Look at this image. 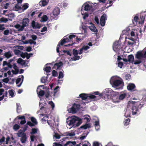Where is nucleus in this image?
I'll use <instances>...</instances> for the list:
<instances>
[{"label":"nucleus","instance_id":"11","mask_svg":"<svg viewBox=\"0 0 146 146\" xmlns=\"http://www.w3.org/2000/svg\"><path fill=\"white\" fill-rule=\"evenodd\" d=\"M49 0H41L39 2V5L41 6H45L48 4Z\"/></svg>","mask_w":146,"mask_h":146},{"label":"nucleus","instance_id":"53","mask_svg":"<svg viewBox=\"0 0 146 146\" xmlns=\"http://www.w3.org/2000/svg\"><path fill=\"white\" fill-rule=\"evenodd\" d=\"M131 78V75L129 74H127L125 75V79L128 80Z\"/></svg>","mask_w":146,"mask_h":146},{"label":"nucleus","instance_id":"60","mask_svg":"<svg viewBox=\"0 0 146 146\" xmlns=\"http://www.w3.org/2000/svg\"><path fill=\"white\" fill-rule=\"evenodd\" d=\"M9 95L12 97H13L14 96V93L13 92V90H10L8 91Z\"/></svg>","mask_w":146,"mask_h":146},{"label":"nucleus","instance_id":"5","mask_svg":"<svg viewBox=\"0 0 146 146\" xmlns=\"http://www.w3.org/2000/svg\"><path fill=\"white\" fill-rule=\"evenodd\" d=\"M92 8V6H90L89 4L87 3H85L82 5L81 9L82 14L83 15L82 12H83L84 10H90Z\"/></svg>","mask_w":146,"mask_h":146},{"label":"nucleus","instance_id":"28","mask_svg":"<svg viewBox=\"0 0 146 146\" xmlns=\"http://www.w3.org/2000/svg\"><path fill=\"white\" fill-rule=\"evenodd\" d=\"M90 127L91 126L90 124L86 123L85 124L81 126L80 128L86 129L87 128H90Z\"/></svg>","mask_w":146,"mask_h":146},{"label":"nucleus","instance_id":"63","mask_svg":"<svg viewBox=\"0 0 146 146\" xmlns=\"http://www.w3.org/2000/svg\"><path fill=\"white\" fill-rule=\"evenodd\" d=\"M9 31L8 29L6 30L4 32V34L5 35H8L9 34Z\"/></svg>","mask_w":146,"mask_h":146},{"label":"nucleus","instance_id":"40","mask_svg":"<svg viewBox=\"0 0 146 146\" xmlns=\"http://www.w3.org/2000/svg\"><path fill=\"white\" fill-rule=\"evenodd\" d=\"M37 129L36 128H33L31 130V132L30 133L31 134H35L37 133Z\"/></svg>","mask_w":146,"mask_h":146},{"label":"nucleus","instance_id":"31","mask_svg":"<svg viewBox=\"0 0 146 146\" xmlns=\"http://www.w3.org/2000/svg\"><path fill=\"white\" fill-rule=\"evenodd\" d=\"M47 77L43 76L42 77L40 80L41 82L42 83H45L47 81Z\"/></svg>","mask_w":146,"mask_h":146},{"label":"nucleus","instance_id":"24","mask_svg":"<svg viewBox=\"0 0 146 146\" xmlns=\"http://www.w3.org/2000/svg\"><path fill=\"white\" fill-rule=\"evenodd\" d=\"M134 59V57L133 55L131 54L128 56V60L129 62H133Z\"/></svg>","mask_w":146,"mask_h":146},{"label":"nucleus","instance_id":"44","mask_svg":"<svg viewBox=\"0 0 146 146\" xmlns=\"http://www.w3.org/2000/svg\"><path fill=\"white\" fill-rule=\"evenodd\" d=\"M26 56L27 59H29L30 57L33 55L32 53L28 54V53L26 52Z\"/></svg>","mask_w":146,"mask_h":146},{"label":"nucleus","instance_id":"3","mask_svg":"<svg viewBox=\"0 0 146 146\" xmlns=\"http://www.w3.org/2000/svg\"><path fill=\"white\" fill-rule=\"evenodd\" d=\"M69 41V39L64 36V38L59 42L58 44L56 47V52H59V47L60 46V45H62L68 42Z\"/></svg>","mask_w":146,"mask_h":146},{"label":"nucleus","instance_id":"54","mask_svg":"<svg viewBox=\"0 0 146 146\" xmlns=\"http://www.w3.org/2000/svg\"><path fill=\"white\" fill-rule=\"evenodd\" d=\"M52 76H56L57 75V72L56 71L54 70L52 71Z\"/></svg>","mask_w":146,"mask_h":146},{"label":"nucleus","instance_id":"17","mask_svg":"<svg viewBox=\"0 0 146 146\" xmlns=\"http://www.w3.org/2000/svg\"><path fill=\"white\" fill-rule=\"evenodd\" d=\"M23 135L21 137V141L22 143H25L27 141V135L26 133H23Z\"/></svg>","mask_w":146,"mask_h":146},{"label":"nucleus","instance_id":"59","mask_svg":"<svg viewBox=\"0 0 146 146\" xmlns=\"http://www.w3.org/2000/svg\"><path fill=\"white\" fill-rule=\"evenodd\" d=\"M9 81V79L8 78H5V79H3V80H2V81L6 83H7Z\"/></svg>","mask_w":146,"mask_h":146},{"label":"nucleus","instance_id":"55","mask_svg":"<svg viewBox=\"0 0 146 146\" xmlns=\"http://www.w3.org/2000/svg\"><path fill=\"white\" fill-rule=\"evenodd\" d=\"M27 125H29V126L30 127H33L35 125L34 124L31 123V121H27Z\"/></svg>","mask_w":146,"mask_h":146},{"label":"nucleus","instance_id":"2","mask_svg":"<svg viewBox=\"0 0 146 146\" xmlns=\"http://www.w3.org/2000/svg\"><path fill=\"white\" fill-rule=\"evenodd\" d=\"M112 94V97L114 98V99H115V98H119V100H122L126 96V94L125 93L121 94L120 95H119L118 92H113Z\"/></svg>","mask_w":146,"mask_h":146},{"label":"nucleus","instance_id":"37","mask_svg":"<svg viewBox=\"0 0 146 146\" xmlns=\"http://www.w3.org/2000/svg\"><path fill=\"white\" fill-rule=\"evenodd\" d=\"M15 69V70H12L11 72L13 73V74H18L19 73V69L18 68H16Z\"/></svg>","mask_w":146,"mask_h":146},{"label":"nucleus","instance_id":"64","mask_svg":"<svg viewBox=\"0 0 146 146\" xmlns=\"http://www.w3.org/2000/svg\"><path fill=\"white\" fill-rule=\"evenodd\" d=\"M53 145L54 146H62V145L57 143L54 142L53 143Z\"/></svg>","mask_w":146,"mask_h":146},{"label":"nucleus","instance_id":"49","mask_svg":"<svg viewBox=\"0 0 146 146\" xmlns=\"http://www.w3.org/2000/svg\"><path fill=\"white\" fill-rule=\"evenodd\" d=\"M0 21L1 22H2L6 23L8 21V19L6 18H5V17H3L1 19Z\"/></svg>","mask_w":146,"mask_h":146},{"label":"nucleus","instance_id":"56","mask_svg":"<svg viewBox=\"0 0 146 146\" xmlns=\"http://www.w3.org/2000/svg\"><path fill=\"white\" fill-rule=\"evenodd\" d=\"M82 48L83 49V50H87L90 48V47L88 46V45H86H86H84Z\"/></svg>","mask_w":146,"mask_h":146},{"label":"nucleus","instance_id":"58","mask_svg":"<svg viewBox=\"0 0 146 146\" xmlns=\"http://www.w3.org/2000/svg\"><path fill=\"white\" fill-rule=\"evenodd\" d=\"M84 134H83L82 135H81V136L80 137V140H82L84 139H85V138L86 137V136L87 135V134H86V135H84Z\"/></svg>","mask_w":146,"mask_h":146},{"label":"nucleus","instance_id":"25","mask_svg":"<svg viewBox=\"0 0 146 146\" xmlns=\"http://www.w3.org/2000/svg\"><path fill=\"white\" fill-rule=\"evenodd\" d=\"M4 56L7 58H9L12 56L11 53L10 51L5 52Z\"/></svg>","mask_w":146,"mask_h":146},{"label":"nucleus","instance_id":"38","mask_svg":"<svg viewBox=\"0 0 146 146\" xmlns=\"http://www.w3.org/2000/svg\"><path fill=\"white\" fill-rule=\"evenodd\" d=\"M51 68L50 66H47L44 68V71L46 73H49L50 72Z\"/></svg>","mask_w":146,"mask_h":146},{"label":"nucleus","instance_id":"21","mask_svg":"<svg viewBox=\"0 0 146 146\" xmlns=\"http://www.w3.org/2000/svg\"><path fill=\"white\" fill-rule=\"evenodd\" d=\"M89 29L92 32L97 33L98 30L94 25L92 24L89 27Z\"/></svg>","mask_w":146,"mask_h":146},{"label":"nucleus","instance_id":"51","mask_svg":"<svg viewBox=\"0 0 146 146\" xmlns=\"http://www.w3.org/2000/svg\"><path fill=\"white\" fill-rule=\"evenodd\" d=\"M63 52L64 53H66L67 55H68L70 56H71V54L69 50H63Z\"/></svg>","mask_w":146,"mask_h":146},{"label":"nucleus","instance_id":"7","mask_svg":"<svg viewBox=\"0 0 146 146\" xmlns=\"http://www.w3.org/2000/svg\"><path fill=\"white\" fill-rule=\"evenodd\" d=\"M107 19V17L106 15L104 14L101 16L100 19V23L101 25L102 26L105 25L106 23V21Z\"/></svg>","mask_w":146,"mask_h":146},{"label":"nucleus","instance_id":"33","mask_svg":"<svg viewBox=\"0 0 146 146\" xmlns=\"http://www.w3.org/2000/svg\"><path fill=\"white\" fill-rule=\"evenodd\" d=\"M40 91L38 92V96L40 97H42L45 94V92L44 90H41L40 89Z\"/></svg>","mask_w":146,"mask_h":146},{"label":"nucleus","instance_id":"36","mask_svg":"<svg viewBox=\"0 0 146 146\" xmlns=\"http://www.w3.org/2000/svg\"><path fill=\"white\" fill-rule=\"evenodd\" d=\"M20 4L17 3L16 5L15 6V8L16 9H17V10H21L22 9V7H21V5H19Z\"/></svg>","mask_w":146,"mask_h":146},{"label":"nucleus","instance_id":"42","mask_svg":"<svg viewBox=\"0 0 146 146\" xmlns=\"http://www.w3.org/2000/svg\"><path fill=\"white\" fill-rule=\"evenodd\" d=\"M139 19L138 16H135L134 18V19L132 20V22L133 23H134V22H135L136 23H137L138 21V20Z\"/></svg>","mask_w":146,"mask_h":146},{"label":"nucleus","instance_id":"35","mask_svg":"<svg viewBox=\"0 0 146 146\" xmlns=\"http://www.w3.org/2000/svg\"><path fill=\"white\" fill-rule=\"evenodd\" d=\"M23 132V131H22L21 129H20L17 133L18 136L19 137H22L23 135V133H25L24 132Z\"/></svg>","mask_w":146,"mask_h":146},{"label":"nucleus","instance_id":"6","mask_svg":"<svg viewBox=\"0 0 146 146\" xmlns=\"http://www.w3.org/2000/svg\"><path fill=\"white\" fill-rule=\"evenodd\" d=\"M122 84L123 82L122 81L119 80H116L112 82V85L114 88H116L118 86H122Z\"/></svg>","mask_w":146,"mask_h":146},{"label":"nucleus","instance_id":"26","mask_svg":"<svg viewBox=\"0 0 146 146\" xmlns=\"http://www.w3.org/2000/svg\"><path fill=\"white\" fill-rule=\"evenodd\" d=\"M120 47V45L119 44L118 42H115L114 43L113 45V47L114 48L117 50L119 49Z\"/></svg>","mask_w":146,"mask_h":146},{"label":"nucleus","instance_id":"61","mask_svg":"<svg viewBox=\"0 0 146 146\" xmlns=\"http://www.w3.org/2000/svg\"><path fill=\"white\" fill-rule=\"evenodd\" d=\"M23 61V60L21 58H19L18 59L17 61V62L18 63L21 64L22 62Z\"/></svg>","mask_w":146,"mask_h":146},{"label":"nucleus","instance_id":"39","mask_svg":"<svg viewBox=\"0 0 146 146\" xmlns=\"http://www.w3.org/2000/svg\"><path fill=\"white\" fill-rule=\"evenodd\" d=\"M20 127V126L17 124H16L14 125L13 127V128L14 130H17L19 129Z\"/></svg>","mask_w":146,"mask_h":146},{"label":"nucleus","instance_id":"18","mask_svg":"<svg viewBox=\"0 0 146 146\" xmlns=\"http://www.w3.org/2000/svg\"><path fill=\"white\" fill-rule=\"evenodd\" d=\"M132 114L133 115H136L137 112L138 111L139 109L136 106H133L132 107Z\"/></svg>","mask_w":146,"mask_h":146},{"label":"nucleus","instance_id":"45","mask_svg":"<svg viewBox=\"0 0 146 146\" xmlns=\"http://www.w3.org/2000/svg\"><path fill=\"white\" fill-rule=\"evenodd\" d=\"M28 5V4L27 3H26L25 4H24L22 6V9H23V10H25L27 9V8H28L29 7Z\"/></svg>","mask_w":146,"mask_h":146},{"label":"nucleus","instance_id":"10","mask_svg":"<svg viewBox=\"0 0 146 146\" xmlns=\"http://www.w3.org/2000/svg\"><path fill=\"white\" fill-rule=\"evenodd\" d=\"M136 86L135 85L132 83H129L127 86V89L128 90L133 91L134 89L135 88Z\"/></svg>","mask_w":146,"mask_h":146},{"label":"nucleus","instance_id":"1","mask_svg":"<svg viewBox=\"0 0 146 146\" xmlns=\"http://www.w3.org/2000/svg\"><path fill=\"white\" fill-rule=\"evenodd\" d=\"M136 58L137 59V60H136L134 61V64H140L142 62L141 60L143 58H145V54L142 52V51L139 50L136 52L135 55Z\"/></svg>","mask_w":146,"mask_h":146},{"label":"nucleus","instance_id":"20","mask_svg":"<svg viewBox=\"0 0 146 146\" xmlns=\"http://www.w3.org/2000/svg\"><path fill=\"white\" fill-rule=\"evenodd\" d=\"M80 98H81L82 100H85L88 98V95L87 94L82 93L79 95Z\"/></svg>","mask_w":146,"mask_h":146},{"label":"nucleus","instance_id":"4","mask_svg":"<svg viewBox=\"0 0 146 146\" xmlns=\"http://www.w3.org/2000/svg\"><path fill=\"white\" fill-rule=\"evenodd\" d=\"M113 92H110V93L108 92L107 93L104 94H102L101 98H102L106 101H107L111 97L114 99V98H113L112 97V93Z\"/></svg>","mask_w":146,"mask_h":146},{"label":"nucleus","instance_id":"43","mask_svg":"<svg viewBox=\"0 0 146 146\" xmlns=\"http://www.w3.org/2000/svg\"><path fill=\"white\" fill-rule=\"evenodd\" d=\"M78 51L77 50L75 49H73V54L74 56H76L78 55Z\"/></svg>","mask_w":146,"mask_h":146},{"label":"nucleus","instance_id":"46","mask_svg":"<svg viewBox=\"0 0 146 146\" xmlns=\"http://www.w3.org/2000/svg\"><path fill=\"white\" fill-rule=\"evenodd\" d=\"M48 104L51 106L52 109H53L54 107V104L53 102L52 101H50L48 102Z\"/></svg>","mask_w":146,"mask_h":146},{"label":"nucleus","instance_id":"62","mask_svg":"<svg viewBox=\"0 0 146 146\" xmlns=\"http://www.w3.org/2000/svg\"><path fill=\"white\" fill-rule=\"evenodd\" d=\"M118 66L120 68H121L123 65V63L122 62L119 61L118 64Z\"/></svg>","mask_w":146,"mask_h":146},{"label":"nucleus","instance_id":"27","mask_svg":"<svg viewBox=\"0 0 146 146\" xmlns=\"http://www.w3.org/2000/svg\"><path fill=\"white\" fill-rule=\"evenodd\" d=\"M64 135L66 136H73L75 135V134L74 132H68L64 133Z\"/></svg>","mask_w":146,"mask_h":146},{"label":"nucleus","instance_id":"15","mask_svg":"<svg viewBox=\"0 0 146 146\" xmlns=\"http://www.w3.org/2000/svg\"><path fill=\"white\" fill-rule=\"evenodd\" d=\"M47 123L50 127L54 126V124L55 123V120L53 119H46Z\"/></svg>","mask_w":146,"mask_h":146},{"label":"nucleus","instance_id":"12","mask_svg":"<svg viewBox=\"0 0 146 146\" xmlns=\"http://www.w3.org/2000/svg\"><path fill=\"white\" fill-rule=\"evenodd\" d=\"M60 9L58 7H55L53 10V15L54 16H58L60 13Z\"/></svg>","mask_w":146,"mask_h":146},{"label":"nucleus","instance_id":"13","mask_svg":"<svg viewBox=\"0 0 146 146\" xmlns=\"http://www.w3.org/2000/svg\"><path fill=\"white\" fill-rule=\"evenodd\" d=\"M29 19L27 18H24L23 19L22 24L25 26H28L29 25Z\"/></svg>","mask_w":146,"mask_h":146},{"label":"nucleus","instance_id":"34","mask_svg":"<svg viewBox=\"0 0 146 146\" xmlns=\"http://www.w3.org/2000/svg\"><path fill=\"white\" fill-rule=\"evenodd\" d=\"M17 112L19 113L21 110V106L19 103H17Z\"/></svg>","mask_w":146,"mask_h":146},{"label":"nucleus","instance_id":"8","mask_svg":"<svg viewBox=\"0 0 146 146\" xmlns=\"http://www.w3.org/2000/svg\"><path fill=\"white\" fill-rule=\"evenodd\" d=\"M78 118L76 117H74L71 118L70 120L69 124L70 125L75 126L76 123L78 121Z\"/></svg>","mask_w":146,"mask_h":146},{"label":"nucleus","instance_id":"29","mask_svg":"<svg viewBox=\"0 0 146 146\" xmlns=\"http://www.w3.org/2000/svg\"><path fill=\"white\" fill-rule=\"evenodd\" d=\"M72 106L73 107H74L77 111H78L80 108V105L79 104L74 103Z\"/></svg>","mask_w":146,"mask_h":146},{"label":"nucleus","instance_id":"14","mask_svg":"<svg viewBox=\"0 0 146 146\" xmlns=\"http://www.w3.org/2000/svg\"><path fill=\"white\" fill-rule=\"evenodd\" d=\"M145 17V15L144 14L142 13L140 14V18L141 20L139 22V24H143L144 23Z\"/></svg>","mask_w":146,"mask_h":146},{"label":"nucleus","instance_id":"32","mask_svg":"<svg viewBox=\"0 0 146 146\" xmlns=\"http://www.w3.org/2000/svg\"><path fill=\"white\" fill-rule=\"evenodd\" d=\"M70 110V112L73 114L76 113L78 111L76 109L72 106L70 109L68 110Z\"/></svg>","mask_w":146,"mask_h":146},{"label":"nucleus","instance_id":"47","mask_svg":"<svg viewBox=\"0 0 146 146\" xmlns=\"http://www.w3.org/2000/svg\"><path fill=\"white\" fill-rule=\"evenodd\" d=\"M47 17L45 15H43L42 17V19L44 22H46L47 20Z\"/></svg>","mask_w":146,"mask_h":146},{"label":"nucleus","instance_id":"52","mask_svg":"<svg viewBox=\"0 0 146 146\" xmlns=\"http://www.w3.org/2000/svg\"><path fill=\"white\" fill-rule=\"evenodd\" d=\"M80 57L79 56H78V55L76 56H74V57L72 58V60H78L80 59Z\"/></svg>","mask_w":146,"mask_h":146},{"label":"nucleus","instance_id":"22","mask_svg":"<svg viewBox=\"0 0 146 146\" xmlns=\"http://www.w3.org/2000/svg\"><path fill=\"white\" fill-rule=\"evenodd\" d=\"M76 144V143L75 141L71 142L70 141H68L66 142L64 145V146H66L68 145H69L70 146H72L73 145H74Z\"/></svg>","mask_w":146,"mask_h":146},{"label":"nucleus","instance_id":"41","mask_svg":"<svg viewBox=\"0 0 146 146\" xmlns=\"http://www.w3.org/2000/svg\"><path fill=\"white\" fill-rule=\"evenodd\" d=\"M130 121V119L129 118L126 119L124 121V125L125 126L129 124Z\"/></svg>","mask_w":146,"mask_h":146},{"label":"nucleus","instance_id":"50","mask_svg":"<svg viewBox=\"0 0 146 146\" xmlns=\"http://www.w3.org/2000/svg\"><path fill=\"white\" fill-rule=\"evenodd\" d=\"M64 77V75L63 74L62 72L60 71L59 73V75L58 76L59 79H60L61 78H62Z\"/></svg>","mask_w":146,"mask_h":146},{"label":"nucleus","instance_id":"57","mask_svg":"<svg viewBox=\"0 0 146 146\" xmlns=\"http://www.w3.org/2000/svg\"><path fill=\"white\" fill-rule=\"evenodd\" d=\"M36 23L34 21H33L31 23V26L33 28H35Z\"/></svg>","mask_w":146,"mask_h":146},{"label":"nucleus","instance_id":"30","mask_svg":"<svg viewBox=\"0 0 146 146\" xmlns=\"http://www.w3.org/2000/svg\"><path fill=\"white\" fill-rule=\"evenodd\" d=\"M31 120L33 123L35 125L37 124V121L35 118L33 117H31Z\"/></svg>","mask_w":146,"mask_h":146},{"label":"nucleus","instance_id":"16","mask_svg":"<svg viewBox=\"0 0 146 146\" xmlns=\"http://www.w3.org/2000/svg\"><path fill=\"white\" fill-rule=\"evenodd\" d=\"M76 37V39L77 40H80L81 39L80 38H78V36H77L76 35H71L68 36V37L67 38L68 39H69V41H70L72 40L74 38L75 39V37Z\"/></svg>","mask_w":146,"mask_h":146},{"label":"nucleus","instance_id":"48","mask_svg":"<svg viewBox=\"0 0 146 146\" xmlns=\"http://www.w3.org/2000/svg\"><path fill=\"white\" fill-rule=\"evenodd\" d=\"M46 118H48V117L47 116H45V117H44L43 118L41 119V121H42V123H44L46 122Z\"/></svg>","mask_w":146,"mask_h":146},{"label":"nucleus","instance_id":"23","mask_svg":"<svg viewBox=\"0 0 146 146\" xmlns=\"http://www.w3.org/2000/svg\"><path fill=\"white\" fill-rule=\"evenodd\" d=\"M131 110L128 109H126L124 116L126 117H131Z\"/></svg>","mask_w":146,"mask_h":146},{"label":"nucleus","instance_id":"9","mask_svg":"<svg viewBox=\"0 0 146 146\" xmlns=\"http://www.w3.org/2000/svg\"><path fill=\"white\" fill-rule=\"evenodd\" d=\"M101 94H100L99 96H95V95H90L89 96L88 95V99L93 100H97L101 99Z\"/></svg>","mask_w":146,"mask_h":146},{"label":"nucleus","instance_id":"19","mask_svg":"<svg viewBox=\"0 0 146 146\" xmlns=\"http://www.w3.org/2000/svg\"><path fill=\"white\" fill-rule=\"evenodd\" d=\"M62 62L60 61L59 62V63H55L54 65L53 68L56 69V67H57L56 69H58L61 66H62Z\"/></svg>","mask_w":146,"mask_h":146}]
</instances>
